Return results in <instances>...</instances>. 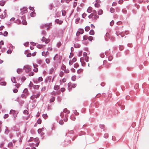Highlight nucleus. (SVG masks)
<instances>
[{"mask_svg": "<svg viewBox=\"0 0 149 149\" xmlns=\"http://www.w3.org/2000/svg\"><path fill=\"white\" fill-rule=\"evenodd\" d=\"M88 56H83L80 58V61L82 63H84L88 61Z\"/></svg>", "mask_w": 149, "mask_h": 149, "instance_id": "1", "label": "nucleus"}, {"mask_svg": "<svg viewBox=\"0 0 149 149\" xmlns=\"http://www.w3.org/2000/svg\"><path fill=\"white\" fill-rule=\"evenodd\" d=\"M25 16L24 15L23 16L21 17L22 23L23 25H26L27 24V22L25 20Z\"/></svg>", "mask_w": 149, "mask_h": 149, "instance_id": "2", "label": "nucleus"}, {"mask_svg": "<svg viewBox=\"0 0 149 149\" xmlns=\"http://www.w3.org/2000/svg\"><path fill=\"white\" fill-rule=\"evenodd\" d=\"M21 14L22 15H23L27 12V8H26L24 7L21 9Z\"/></svg>", "mask_w": 149, "mask_h": 149, "instance_id": "3", "label": "nucleus"}, {"mask_svg": "<svg viewBox=\"0 0 149 149\" xmlns=\"http://www.w3.org/2000/svg\"><path fill=\"white\" fill-rule=\"evenodd\" d=\"M93 12H94V15L93 19L94 20H96L98 18L99 16L96 14V11L95 10H94Z\"/></svg>", "mask_w": 149, "mask_h": 149, "instance_id": "4", "label": "nucleus"}, {"mask_svg": "<svg viewBox=\"0 0 149 149\" xmlns=\"http://www.w3.org/2000/svg\"><path fill=\"white\" fill-rule=\"evenodd\" d=\"M50 39H47L45 37H43L42 39V41L43 42H45L46 43H48L50 41Z\"/></svg>", "mask_w": 149, "mask_h": 149, "instance_id": "5", "label": "nucleus"}, {"mask_svg": "<svg viewBox=\"0 0 149 149\" xmlns=\"http://www.w3.org/2000/svg\"><path fill=\"white\" fill-rule=\"evenodd\" d=\"M77 59L75 57H74L72 59H70L69 61V64L70 65H72L73 63L76 61Z\"/></svg>", "mask_w": 149, "mask_h": 149, "instance_id": "6", "label": "nucleus"}, {"mask_svg": "<svg viewBox=\"0 0 149 149\" xmlns=\"http://www.w3.org/2000/svg\"><path fill=\"white\" fill-rule=\"evenodd\" d=\"M51 94L52 95H59L60 94V91H59L57 92L53 91L51 93Z\"/></svg>", "mask_w": 149, "mask_h": 149, "instance_id": "7", "label": "nucleus"}, {"mask_svg": "<svg viewBox=\"0 0 149 149\" xmlns=\"http://www.w3.org/2000/svg\"><path fill=\"white\" fill-rule=\"evenodd\" d=\"M68 86H70V85H72V88H75L77 86V84H72L71 82H69L68 84Z\"/></svg>", "mask_w": 149, "mask_h": 149, "instance_id": "8", "label": "nucleus"}, {"mask_svg": "<svg viewBox=\"0 0 149 149\" xmlns=\"http://www.w3.org/2000/svg\"><path fill=\"white\" fill-rule=\"evenodd\" d=\"M52 25V24L51 23L49 24H45V27L47 28V29L49 30L50 28V27Z\"/></svg>", "mask_w": 149, "mask_h": 149, "instance_id": "9", "label": "nucleus"}, {"mask_svg": "<svg viewBox=\"0 0 149 149\" xmlns=\"http://www.w3.org/2000/svg\"><path fill=\"white\" fill-rule=\"evenodd\" d=\"M116 34L117 36H118L119 35H120L122 37H123L125 36L124 33L123 32H121L120 33H119L117 31L116 32Z\"/></svg>", "mask_w": 149, "mask_h": 149, "instance_id": "10", "label": "nucleus"}, {"mask_svg": "<svg viewBox=\"0 0 149 149\" xmlns=\"http://www.w3.org/2000/svg\"><path fill=\"white\" fill-rule=\"evenodd\" d=\"M84 33V30L83 29H80L79 32H77V34L79 35V34H82Z\"/></svg>", "mask_w": 149, "mask_h": 149, "instance_id": "11", "label": "nucleus"}, {"mask_svg": "<svg viewBox=\"0 0 149 149\" xmlns=\"http://www.w3.org/2000/svg\"><path fill=\"white\" fill-rule=\"evenodd\" d=\"M55 22H56L57 24H61L62 22L63 21L61 20H59V19H56Z\"/></svg>", "mask_w": 149, "mask_h": 149, "instance_id": "12", "label": "nucleus"}, {"mask_svg": "<svg viewBox=\"0 0 149 149\" xmlns=\"http://www.w3.org/2000/svg\"><path fill=\"white\" fill-rule=\"evenodd\" d=\"M92 8L90 6L88 8L87 11L88 13H90L92 12Z\"/></svg>", "mask_w": 149, "mask_h": 149, "instance_id": "13", "label": "nucleus"}, {"mask_svg": "<svg viewBox=\"0 0 149 149\" xmlns=\"http://www.w3.org/2000/svg\"><path fill=\"white\" fill-rule=\"evenodd\" d=\"M25 54L26 55V56H31V53L29 52L28 50H26L25 52Z\"/></svg>", "mask_w": 149, "mask_h": 149, "instance_id": "14", "label": "nucleus"}, {"mask_svg": "<svg viewBox=\"0 0 149 149\" xmlns=\"http://www.w3.org/2000/svg\"><path fill=\"white\" fill-rule=\"evenodd\" d=\"M83 71V70L82 69L80 68L77 70V72L78 74H80L82 73Z\"/></svg>", "mask_w": 149, "mask_h": 149, "instance_id": "15", "label": "nucleus"}, {"mask_svg": "<svg viewBox=\"0 0 149 149\" xmlns=\"http://www.w3.org/2000/svg\"><path fill=\"white\" fill-rule=\"evenodd\" d=\"M60 88L59 86L55 85L54 87V89L55 90H58Z\"/></svg>", "mask_w": 149, "mask_h": 149, "instance_id": "16", "label": "nucleus"}, {"mask_svg": "<svg viewBox=\"0 0 149 149\" xmlns=\"http://www.w3.org/2000/svg\"><path fill=\"white\" fill-rule=\"evenodd\" d=\"M63 112L64 113H66L67 114H68L70 113V111H69L67 109L65 108L64 109Z\"/></svg>", "mask_w": 149, "mask_h": 149, "instance_id": "17", "label": "nucleus"}, {"mask_svg": "<svg viewBox=\"0 0 149 149\" xmlns=\"http://www.w3.org/2000/svg\"><path fill=\"white\" fill-rule=\"evenodd\" d=\"M6 82L5 81H0V85L1 86H6Z\"/></svg>", "mask_w": 149, "mask_h": 149, "instance_id": "18", "label": "nucleus"}, {"mask_svg": "<svg viewBox=\"0 0 149 149\" xmlns=\"http://www.w3.org/2000/svg\"><path fill=\"white\" fill-rule=\"evenodd\" d=\"M24 67L25 68H27L25 70V71L26 72H29L31 70V68H28L27 66L26 67V66H24Z\"/></svg>", "mask_w": 149, "mask_h": 149, "instance_id": "19", "label": "nucleus"}, {"mask_svg": "<svg viewBox=\"0 0 149 149\" xmlns=\"http://www.w3.org/2000/svg\"><path fill=\"white\" fill-rule=\"evenodd\" d=\"M23 93H24L26 95H28V90L27 88L25 89L23 91Z\"/></svg>", "mask_w": 149, "mask_h": 149, "instance_id": "20", "label": "nucleus"}, {"mask_svg": "<svg viewBox=\"0 0 149 149\" xmlns=\"http://www.w3.org/2000/svg\"><path fill=\"white\" fill-rule=\"evenodd\" d=\"M11 80L13 82L15 83H16L17 82H16L15 77H12L11 79Z\"/></svg>", "mask_w": 149, "mask_h": 149, "instance_id": "21", "label": "nucleus"}, {"mask_svg": "<svg viewBox=\"0 0 149 149\" xmlns=\"http://www.w3.org/2000/svg\"><path fill=\"white\" fill-rule=\"evenodd\" d=\"M100 5L99 3H96L95 2V7L99 8V7H100Z\"/></svg>", "mask_w": 149, "mask_h": 149, "instance_id": "22", "label": "nucleus"}, {"mask_svg": "<svg viewBox=\"0 0 149 149\" xmlns=\"http://www.w3.org/2000/svg\"><path fill=\"white\" fill-rule=\"evenodd\" d=\"M15 113H16V111L15 110L11 109L10 111V114H14Z\"/></svg>", "mask_w": 149, "mask_h": 149, "instance_id": "23", "label": "nucleus"}, {"mask_svg": "<svg viewBox=\"0 0 149 149\" xmlns=\"http://www.w3.org/2000/svg\"><path fill=\"white\" fill-rule=\"evenodd\" d=\"M89 33L90 35H94V31L93 30H91L90 31Z\"/></svg>", "mask_w": 149, "mask_h": 149, "instance_id": "24", "label": "nucleus"}, {"mask_svg": "<svg viewBox=\"0 0 149 149\" xmlns=\"http://www.w3.org/2000/svg\"><path fill=\"white\" fill-rule=\"evenodd\" d=\"M103 13V11L101 9L100 10L98 13V14L99 15H100L102 14Z\"/></svg>", "mask_w": 149, "mask_h": 149, "instance_id": "25", "label": "nucleus"}, {"mask_svg": "<svg viewBox=\"0 0 149 149\" xmlns=\"http://www.w3.org/2000/svg\"><path fill=\"white\" fill-rule=\"evenodd\" d=\"M44 46V45H37V47L39 49H41Z\"/></svg>", "mask_w": 149, "mask_h": 149, "instance_id": "26", "label": "nucleus"}, {"mask_svg": "<svg viewBox=\"0 0 149 149\" xmlns=\"http://www.w3.org/2000/svg\"><path fill=\"white\" fill-rule=\"evenodd\" d=\"M85 29L86 31H88L90 29V27L88 26H86L85 28Z\"/></svg>", "mask_w": 149, "mask_h": 149, "instance_id": "27", "label": "nucleus"}, {"mask_svg": "<svg viewBox=\"0 0 149 149\" xmlns=\"http://www.w3.org/2000/svg\"><path fill=\"white\" fill-rule=\"evenodd\" d=\"M76 76L75 75H73L72 77L71 78V79L72 81H75L76 80Z\"/></svg>", "mask_w": 149, "mask_h": 149, "instance_id": "28", "label": "nucleus"}, {"mask_svg": "<svg viewBox=\"0 0 149 149\" xmlns=\"http://www.w3.org/2000/svg\"><path fill=\"white\" fill-rule=\"evenodd\" d=\"M93 15H94V12H93V13H91L90 15L88 16V17L89 18L91 19L93 17Z\"/></svg>", "mask_w": 149, "mask_h": 149, "instance_id": "29", "label": "nucleus"}, {"mask_svg": "<svg viewBox=\"0 0 149 149\" xmlns=\"http://www.w3.org/2000/svg\"><path fill=\"white\" fill-rule=\"evenodd\" d=\"M8 146L9 148L12 147L13 146V143L11 142H10L8 144Z\"/></svg>", "mask_w": 149, "mask_h": 149, "instance_id": "30", "label": "nucleus"}, {"mask_svg": "<svg viewBox=\"0 0 149 149\" xmlns=\"http://www.w3.org/2000/svg\"><path fill=\"white\" fill-rule=\"evenodd\" d=\"M33 87L34 89H39V86L38 85H34L33 86Z\"/></svg>", "mask_w": 149, "mask_h": 149, "instance_id": "31", "label": "nucleus"}, {"mask_svg": "<svg viewBox=\"0 0 149 149\" xmlns=\"http://www.w3.org/2000/svg\"><path fill=\"white\" fill-rule=\"evenodd\" d=\"M35 13L34 11L32 12L30 14V16L31 17H33L35 15Z\"/></svg>", "mask_w": 149, "mask_h": 149, "instance_id": "32", "label": "nucleus"}, {"mask_svg": "<svg viewBox=\"0 0 149 149\" xmlns=\"http://www.w3.org/2000/svg\"><path fill=\"white\" fill-rule=\"evenodd\" d=\"M62 15L63 16H65L66 15V12L65 10H62Z\"/></svg>", "mask_w": 149, "mask_h": 149, "instance_id": "33", "label": "nucleus"}, {"mask_svg": "<svg viewBox=\"0 0 149 149\" xmlns=\"http://www.w3.org/2000/svg\"><path fill=\"white\" fill-rule=\"evenodd\" d=\"M84 40H86L88 39V37L86 35H84L83 36Z\"/></svg>", "mask_w": 149, "mask_h": 149, "instance_id": "34", "label": "nucleus"}, {"mask_svg": "<svg viewBox=\"0 0 149 149\" xmlns=\"http://www.w3.org/2000/svg\"><path fill=\"white\" fill-rule=\"evenodd\" d=\"M22 72V69H18L17 70V72L18 73H20Z\"/></svg>", "mask_w": 149, "mask_h": 149, "instance_id": "35", "label": "nucleus"}, {"mask_svg": "<svg viewBox=\"0 0 149 149\" xmlns=\"http://www.w3.org/2000/svg\"><path fill=\"white\" fill-rule=\"evenodd\" d=\"M55 100V98L54 97H53L52 98H51L49 101H50V102H54V101Z\"/></svg>", "mask_w": 149, "mask_h": 149, "instance_id": "36", "label": "nucleus"}, {"mask_svg": "<svg viewBox=\"0 0 149 149\" xmlns=\"http://www.w3.org/2000/svg\"><path fill=\"white\" fill-rule=\"evenodd\" d=\"M88 39L89 41H91L93 39V38L92 36H90L88 37Z\"/></svg>", "mask_w": 149, "mask_h": 149, "instance_id": "37", "label": "nucleus"}, {"mask_svg": "<svg viewBox=\"0 0 149 149\" xmlns=\"http://www.w3.org/2000/svg\"><path fill=\"white\" fill-rule=\"evenodd\" d=\"M42 116L45 119H46L48 117V116L47 114H45L42 115Z\"/></svg>", "mask_w": 149, "mask_h": 149, "instance_id": "38", "label": "nucleus"}, {"mask_svg": "<svg viewBox=\"0 0 149 149\" xmlns=\"http://www.w3.org/2000/svg\"><path fill=\"white\" fill-rule=\"evenodd\" d=\"M42 120L40 119L39 118L37 120V123L39 124H40L41 123Z\"/></svg>", "mask_w": 149, "mask_h": 149, "instance_id": "39", "label": "nucleus"}, {"mask_svg": "<svg viewBox=\"0 0 149 149\" xmlns=\"http://www.w3.org/2000/svg\"><path fill=\"white\" fill-rule=\"evenodd\" d=\"M114 11H115V10L113 8H110V11L111 12V13H113L114 12Z\"/></svg>", "mask_w": 149, "mask_h": 149, "instance_id": "40", "label": "nucleus"}, {"mask_svg": "<svg viewBox=\"0 0 149 149\" xmlns=\"http://www.w3.org/2000/svg\"><path fill=\"white\" fill-rule=\"evenodd\" d=\"M18 113L17 112L16 113H15V114H13V117L14 119V120H15V118H16L17 117V115L18 114Z\"/></svg>", "mask_w": 149, "mask_h": 149, "instance_id": "41", "label": "nucleus"}, {"mask_svg": "<svg viewBox=\"0 0 149 149\" xmlns=\"http://www.w3.org/2000/svg\"><path fill=\"white\" fill-rule=\"evenodd\" d=\"M64 74V73L63 72L61 71L59 73V75L60 77H62Z\"/></svg>", "mask_w": 149, "mask_h": 149, "instance_id": "42", "label": "nucleus"}, {"mask_svg": "<svg viewBox=\"0 0 149 149\" xmlns=\"http://www.w3.org/2000/svg\"><path fill=\"white\" fill-rule=\"evenodd\" d=\"M74 67L75 68H77L79 66V65L77 63H75L74 65Z\"/></svg>", "mask_w": 149, "mask_h": 149, "instance_id": "43", "label": "nucleus"}, {"mask_svg": "<svg viewBox=\"0 0 149 149\" xmlns=\"http://www.w3.org/2000/svg\"><path fill=\"white\" fill-rule=\"evenodd\" d=\"M35 98H36V95H32L31 96V98L32 100L34 99Z\"/></svg>", "mask_w": 149, "mask_h": 149, "instance_id": "44", "label": "nucleus"}, {"mask_svg": "<svg viewBox=\"0 0 149 149\" xmlns=\"http://www.w3.org/2000/svg\"><path fill=\"white\" fill-rule=\"evenodd\" d=\"M64 123L62 120H61L59 121V123L61 125H63Z\"/></svg>", "mask_w": 149, "mask_h": 149, "instance_id": "45", "label": "nucleus"}, {"mask_svg": "<svg viewBox=\"0 0 149 149\" xmlns=\"http://www.w3.org/2000/svg\"><path fill=\"white\" fill-rule=\"evenodd\" d=\"M42 78L41 77H39L38 79V81H42Z\"/></svg>", "mask_w": 149, "mask_h": 149, "instance_id": "46", "label": "nucleus"}, {"mask_svg": "<svg viewBox=\"0 0 149 149\" xmlns=\"http://www.w3.org/2000/svg\"><path fill=\"white\" fill-rule=\"evenodd\" d=\"M86 15L87 14L85 13H84L82 14V17L83 18H85Z\"/></svg>", "mask_w": 149, "mask_h": 149, "instance_id": "47", "label": "nucleus"}, {"mask_svg": "<svg viewBox=\"0 0 149 149\" xmlns=\"http://www.w3.org/2000/svg\"><path fill=\"white\" fill-rule=\"evenodd\" d=\"M65 90V89L64 88H61V92H64Z\"/></svg>", "mask_w": 149, "mask_h": 149, "instance_id": "48", "label": "nucleus"}, {"mask_svg": "<svg viewBox=\"0 0 149 149\" xmlns=\"http://www.w3.org/2000/svg\"><path fill=\"white\" fill-rule=\"evenodd\" d=\"M33 83L31 82L29 84V86L30 87H33Z\"/></svg>", "mask_w": 149, "mask_h": 149, "instance_id": "49", "label": "nucleus"}, {"mask_svg": "<svg viewBox=\"0 0 149 149\" xmlns=\"http://www.w3.org/2000/svg\"><path fill=\"white\" fill-rule=\"evenodd\" d=\"M23 113L25 114H28V112L27 110H24Z\"/></svg>", "mask_w": 149, "mask_h": 149, "instance_id": "50", "label": "nucleus"}, {"mask_svg": "<svg viewBox=\"0 0 149 149\" xmlns=\"http://www.w3.org/2000/svg\"><path fill=\"white\" fill-rule=\"evenodd\" d=\"M8 34V33L7 31H5L3 34V35H4V36H7V35Z\"/></svg>", "mask_w": 149, "mask_h": 149, "instance_id": "51", "label": "nucleus"}, {"mask_svg": "<svg viewBox=\"0 0 149 149\" xmlns=\"http://www.w3.org/2000/svg\"><path fill=\"white\" fill-rule=\"evenodd\" d=\"M8 54H11L12 53V50L10 49H9L7 51V52Z\"/></svg>", "mask_w": 149, "mask_h": 149, "instance_id": "52", "label": "nucleus"}, {"mask_svg": "<svg viewBox=\"0 0 149 149\" xmlns=\"http://www.w3.org/2000/svg\"><path fill=\"white\" fill-rule=\"evenodd\" d=\"M13 93H16L18 92V90L17 89H15L13 90Z\"/></svg>", "mask_w": 149, "mask_h": 149, "instance_id": "53", "label": "nucleus"}, {"mask_svg": "<svg viewBox=\"0 0 149 149\" xmlns=\"http://www.w3.org/2000/svg\"><path fill=\"white\" fill-rule=\"evenodd\" d=\"M42 130L41 129H38V132L39 133H41L42 132Z\"/></svg>", "mask_w": 149, "mask_h": 149, "instance_id": "54", "label": "nucleus"}, {"mask_svg": "<svg viewBox=\"0 0 149 149\" xmlns=\"http://www.w3.org/2000/svg\"><path fill=\"white\" fill-rule=\"evenodd\" d=\"M20 84L19 83H17L16 85H15V86L17 88H18L20 86Z\"/></svg>", "mask_w": 149, "mask_h": 149, "instance_id": "55", "label": "nucleus"}, {"mask_svg": "<svg viewBox=\"0 0 149 149\" xmlns=\"http://www.w3.org/2000/svg\"><path fill=\"white\" fill-rule=\"evenodd\" d=\"M8 114H5L4 116V118H6L8 117Z\"/></svg>", "mask_w": 149, "mask_h": 149, "instance_id": "56", "label": "nucleus"}, {"mask_svg": "<svg viewBox=\"0 0 149 149\" xmlns=\"http://www.w3.org/2000/svg\"><path fill=\"white\" fill-rule=\"evenodd\" d=\"M30 44L31 45L34 46L36 45V43L33 42H30Z\"/></svg>", "mask_w": 149, "mask_h": 149, "instance_id": "57", "label": "nucleus"}, {"mask_svg": "<svg viewBox=\"0 0 149 149\" xmlns=\"http://www.w3.org/2000/svg\"><path fill=\"white\" fill-rule=\"evenodd\" d=\"M77 2H74L73 3V6L74 7H75L77 6Z\"/></svg>", "mask_w": 149, "mask_h": 149, "instance_id": "58", "label": "nucleus"}, {"mask_svg": "<svg viewBox=\"0 0 149 149\" xmlns=\"http://www.w3.org/2000/svg\"><path fill=\"white\" fill-rule=\"evenodd\" d=\"M64 72L67 73H69V70L68 69H65V70H64Z\"/></svg>", "mask_w": 149, "mask_h": 149, "instance_id": "59", "label": "nucleus"}, {"mask_svg": "<svg viewBox=\"0 0 149 149\" xmlns=\"http://www.w3.org/2000/svg\"><path fill=\"white\" fill-rule=\"evenodd\" d=\"M5 4V2H1L0 3V5L2 6H3Z\"/></svg>", "mask_w": 149, "mask_h": 149, "instance_id": "60", "label": "nucleus"}, {"mask_svg": "<svg viewBox=\"0 0 149 149\" xmlns=\"http://www.w3.org/2000/svg\"><path fill=\"white\" fill-rule=\"evenodd\" d=\"M123 0H119L118 1V3L119 4H121L123 3Z\"/></svg>", "mask_w": 149, "mask_h": 149, "instance_id": "61", "label": "nucleus"}, {"mask_svg": "<svg viewBox=\"0 0 149 149\" xmlns=\"http://www.w3.org/2000/svg\"><path fill=\"white\" fill-rule=\"evenodd\" d=\"M40 95V93H38L36 95V98H38Z\"/></svg>", "mask_w": 149, "mask_h": 149, "instance_id": "62", "label": "nucleus"}, {"mask_svg": "<svg viewBox=\"0 0 149 149\" xmlns=\"http://www.w3.org/2000/svg\"><path fill=\"white\" fill-rule=\"evenodd\" d=\"M0 17L1 19H4L5 18V17L3 15H0Z\"/></svg>", "mask_w": 149, "mask_h": 149, "instance_id": "63", "label": "nucleus"}, {"mask_svg": "<svg viewBox=\"0 0 149 149\" xmlns=\"http://www.w3.org/2000/svg\"><path fill=\"white\" fill-rule=\"evenodd\" d=\"M114 21L113 20L111 22H110V25L111 26H112V25H113L114 24Z\"/></svg>", "mask_w": 149, "mask_h": 149, "instance_id": "64", "label": "nucleus"}]
</instances>
